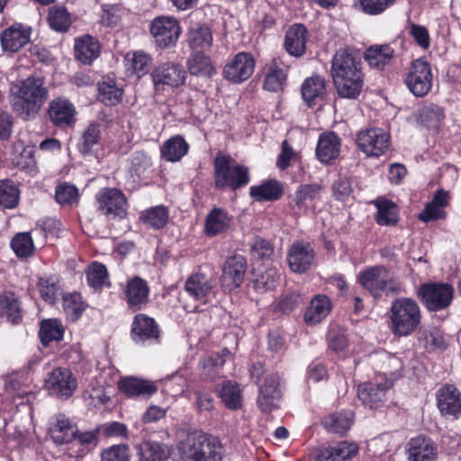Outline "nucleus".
<instances>
[{"instance_id": "6e6552de", "label": "nucleus", "mask_w": 461, "mask_h": 461, "mask_svg": "<svg viewBox=\"0 0 461 461\" xmlns=\"http://www.w3.org/2000/svg\"><path fill=\"white\" fill-rule=\"evenodd\" d=\"M149 32L156 44L166 49L176 44L181 34V27L176 18L160 15L151 21Z\"/></svg>"}, {"instance_id": "20e7f679", "label": "nucleus", "mask_w": 461, "mask_h": 461, "mask_svg": "<svg viewBox=\"0 0 461 461\" xmlns=\"http://www.w3.org/2000/svg\"><path fill=\"white\" fill-rule=\"evenodd\" d=\"M390 330L396 337H408L420 325L421 310L410 297L394 299L389 308Z\"/></svg>"}, {"instance_id": "f257e3e1", "label": "nucleus", "mask_w": 461, "mask_h": 461, "mask_svg": "<svg viewBox=\"0 0 461 461\" xmlns=\"http://www.w3.org/2000/svg\"><path fill=\"white\" fill-rule=\"evenodd\" d=\"M331 76L339 95L356 99L364 86L362 63L348 50H339L332 59Z\"/></svg>"}, {"instance_id": "72a5a7b5", "label": "nucleus", "mask_w": 461, "mask_h": 461, "mask_svg": "<svg viewBox=\"0 0 461 461\" xmlns=\"http://www.w3.org/2000/svg\"><path fill=\"white\" fill-rule=\"evenodd\" d=\"M231 222V217L221 208H213L205 217L204 233L212 237L226 231Z\"/></svg>"}, {"instance_id": "864d4df0", "label": "nucleus", "mask_w": 461, "mask_h": 461, "mask_svg": "<svg viewBox=\"0 0 461 461\" xmlns=\"http://www.w3.org/2000/svg\"><path fill=\"white\" fill-rule=\"evenodd\" d=\"M396 0H354V6L368 15H378L394 5Z\"/></svg>"}, {"instance_id": "a878e982", "label": "nucleus", "mask_w": 461, "mask_h": 461, "mask_svg": "<svg viewBox=\"0 0 461 461\" xmlns=\"http://www.w3.org/2000/svg\"><path fill=\"white\" fill-rule=\"evenodd\" d=\"M32 30L23 24H14L0 34L1 45L5 51L15 52L30 41Z\"/></svg>"}, {"instance_id": "7c9ffc66", "label": "nucleus", "mask_w": 461, "mask_h": 461, "mask_svg": "<svg viewBox=\"0 0 461 461\" xmlns=\"http://www.w3.org/2000/svg\"><path fill=\"white\" fill-rule=\"evenodd\" d=\"M136 453L140 461H167L171 455L167 444L151 439L138 444Z\"/></svg>"}, {"instance_id": "3c124183", "label": "nucleus", "mask_w": 461, "mask_h": 461, "mask_svg": "<svg viewBox=\"0 0 461 461\" xmlns=\"http://www.w3.org/2000/svg\"><path fill=\"white\" fill-rule=\"evenodd\" d=\"M100 138V124L96 122L90 123L82 133L78 143L79 151L84 155L90 154L94 147L98 145Z\"/></svg>"}, {"instance_id": "4be33fe9", "label": "nucleus", "mask_w": 461, "mask_h": 461, "mask_svg": "<svg viewBox=\"0 0 461 461\" xmlns=\"http://www.w3.org/2000/svg\"><path fill=\"white\" fill-rule=\"evenodd\" d=\"M119 389L129 398L149 399L158 392V385L154 381L125 377L119 382Z\"/></svg>"}, {"instance_id": "c03bdc74", "label": "nucleus", "mask_w": 461, "mask_h": 461, "mask_svg": "<svg viewBox=\"0 0 461 461\" xmlns=\"http://www.w3.org/2000/svg\"><path fill=\"white\" fill-rule=\"evenodd\" d=\"M123 89L116 82L108 78L98 84V99L106 106H114L122 100Z\"/></svg>"}, {"instance_id": "ddd939ff", "label": "nucleus", "mask_w": 461, "mask_h": 461, "mask_svg": "<svg viewBox=\"0 0 461 461\" xmlns=\"http://www.w3.org/2000/svg\"><path fill=\"white\" fill-rule=\"evenodd\" d=\"M314 259L315 251L308 242L296 240L287 250L286 260L294 273H306L312 267Z\"/></svg>"}, {"instance_id": "0eeeda50", "label": "nucleus", "mask_w": 461, "mask_h": 461, "mask_svg": "<svg viewBox=\"0 0 461 461\" xmlns=\"http://www.w3.org/2000/svg\"><path fill=\"white\" fill-rule=\"evenodd\" d=\"M150 77L155 93L162 94L183 86L186 79V71L178 62L165 61L153 68Z\"/></svg>"}, {"instance_id": "58836bf2", "label": "nucleus", "mask_w": 461, "mask_h": 461, "mask_svg": "<svg viewBox=\"0 0 461 461\" xmlns=\"http://www.w3.org/2000/svg\"><path fill=\"white\" fill-rule=\"evenodd\" d=\"M250 196L257 202L276 201L283 194V187L276 180H267L249 188Z\"/></svg>"}, {"instance_id": "9d476101", "label": "nucleus", "mask_w": 461, "mask_h": 461, "mask_svg": "<svg viewBox=\"0 0 461 461\" xmlns=\"http://www.w3.org/2000/svg\"><path fill=\"white\" fill-rule=\"evenodd\" d=\"M97 211L111 218L122 219L127 214V200L117 188H103L95 194Z\"/></svg>"}, {"instance_id": "09e8293b", "label": "nucleus", "mask_w": 461, "mask_h": 461, "mask_svg": "<svg viewBox=\"0 0 461 461\" xmlns=\"http://www.w3.org/2000/svg\"><path fill=\"white\" fill-rule=\"evenodd\" d=\"M125 62L128 70L140 77L149 72L151 58L143 51H135L126 55Z\"/></svg>"}, {"instance_id": "393cba45", "label": "nucleus", "mask_w": 461, "mask_h": 461, "mask_svg": "<svg viewBox=\"0 0 461 461\" xmlns=\"http://www.w3.org/2000/svg\"><path fill=\"white\" fill-rule=\"evenodd\" d=\"M158 336L159 330L153 318L143 313H139L134 317L131 324V337L136 343L158 341Z\"/></svg>"}, {"instance_id": "4c0bfd02", "label": "nucleus", "mask_w": 461, "mask_h": 461, "mask_svg": "<svg viewBox=\"0 0 461 461\" xmlns=\"http://www.w3.org/2000/svg\"><path fill=\"white\" fill-rule=\"evenodd\" d=\"M330 312V302L325 295H316L304 313V321L308 325H314L325 319Z\"/></svg>"}, {"instance_id": "b1692460", "label": "nucleus", "mask_w": 461, "mask_h": 461, "mask_svg": "<svg viewBox=\"0 0 461 461\" xmlns=\"http://www.w3.org/2000/svg\"><path fill=\"white\" fill-rule=\"evenodd\" d=\"M308 31L302 23H294L285 32L284 48L294 58H301L306 51Z\"/></svg>"}, {"instance_id": "c756f323", "label": "nucleus", "mask_w": 461, "mask_h": 461, "mask_svg": "<svg viewBox=\"0 0 461 461\" xmlns=\"http://www.w3.org/2000/svg\"><path fill=\"white\" fill-rule=\"evenodd\" d=\"M323 187L319 184L300 185L294 193V203L299 211L307 212L314 209L321 200Z\"/></svg>"}, {"instance_id": "4d7b16f0", "label": "nucleus", "mask_w": 461, "mask_h": 461, "mask_svg": "<svg viewBox=\"0 0 461 461\" xmlns=\"http://www.w3.org/2000/svg\"><path fill=\"white\" fill-rule=\"evenodd\" d=\"M11 247L15 255L19 258L31 256L34 250V244L30 232L16 234L11 241Z\"/></svg>"}, {"instance_id": "5701e85b", "label": "nucleus", "mask_w": 461, "mask_h": 461, "mask_svg": "<svg viewBox=\"0 0 461 461\" xmlns=\"http://www.w3.org/2000/svg\"><path fill=\"white\" fill-rule=\"evenodd\" d=\"M49 435L56 445L72 442L76 438L77 426L65 414H56L50 423Z\"/></svg>"}, {"instance_id": "4468645a", "label": "nucleus", "mask_w": 461, "mask_h": 461, "mask_svg": "<svg viewBox=\"0 0 461 461\" xmlns=\"http://www.w3.org/2000/svg\"><path fill=\"white\" fill-rule=\"evenodd\" d=\"M437 407L442 417L457 420L461 416V393L453 384H444L436 393Z\"/></svg>"}, {"instance_id": "cd10ccee", "label": "nucleus", "mask_w": 461, "mask_h": 461, "mask_svg": "<svg viewBox=\"0 0 461 461\" xmlns=\"http://www.w3.org/2000/svg\"><path fill=\"white\" fill-rule=\"evenodd\" d=\"M408 461H435L437 447L433 441L425 437L418 436L407 444Z\"/></svg>"}, {"instance_id": "bf43d9fd", "label": "nucleus", "mask_w": 461, "mask_h": 461, "mask_svg": "<svg viewBox=\"0 0 461 461\" xmlns=\"http://www.w3.org/2000/svg\"><path fill=\"white\" fill-rule=\"evenodd\" d=\"M19 190L11 181H0V205L14 208L18 204Z\"/></svg>"}, {"instance_id": "1a4fd4ad", "label": "nucleus", "mask_w": 461, "mask_h": 461, "mask_svg": "<svg viewBox=\"0 0 461 461\" xmlns=\"http://www.w3.org/2000/svg\"><path fill=\"white\" fill-rule=\"evenodd\" d=\"M433 75L429 63L424 59L412 61L405 77L408 89L417 97L426 95L432 86Z\"/></svg>"}, {"instance_id": "79ce46f5", "label": "nucleus", "mask_w": 461, "mask_h": 461, "mask_svg": "<svg viewBox=\"0 0 461 461\" xmlns=\"http://www.w3.org/2000/svg\"><path fill=\"white\" fill-rule=\"evenodd\" d=\"M325 80L321 76H313L306 78L301 87L302 96L304 102L312 106L314 102L321 98L326 90Z\"/></svg>"}, {"instance_id": "423d86ee", "label": "nucleus", "mask_w": 461, "mask_h": 461, "mask_svg": "<svg viewBox=\"0 0 461 461\" xmlns=\"http://www.w3.org/2000/svg\"><path fill=\"white\" fill-rule=\"evenodd\" d=\"M417 296L429 312H439L447 309L454 299V287L442 282H428L422 284Z\"/></svg>"}, {"instance_id": "39448f33", "label": "nucleus", "mask_w": 461, "mask_h": 461, "mask_svg": "<svg viewBox=\"0 0 461 461\" xmlns=\"http://www.w3.org/2000/svg\"><path fill=\"white\" fill-rule=\"evenodd\" d=\"M214 181L217 188L236 190L249 182V169L230 156L217 155L214 158Z\"/></svg>"}, {"instance_id": "c85d7f7f", "label": "nucleus", "mask_w": 461, "mask_h": 461, "mask_svg": "<svg viewBox=\"0 0 461 461\" xmlns=\"http://www.w3.org/2000/svg\"><path fill=\"white\" fill-rule=\"evenodd\" d=\"M340 149V138L333 131H327L319 137L316 156L321 163L329 164L339 156Z\"/></svg>"}, {"instance_id": "a19ab883", "label": "nucleus", "mask_w": 461, "mask_h": 461, "mask_svg": "<svg viewBox=\"0 0 461 461\" xmlns=\"http://www.w3.org/2000/svg\"><path fill=\"white\" fill-rule=\"evenodd\" d=\"M188 149L189 145L185 139L176 135L166 140L160 151L164 159L169 162H176L187 154Z\"/></svg>"}, {"instance_id": "6e6d98bb", "label": "nucleus", "mask_w": 461, "mask_h": 461, "mask_svg": "<svg viewBox=\"0 0 461 461\" xmlns=\"http://www.w3.org/2000/svg\"><path fill=\"white\" fill-rule=\"evenodd\" d=\"M79 199L78 189L76 185L63 183L56 187L55 200L61 205L73 206Z\"/></svg>"}, {"instance_id": "dca6fc26", "label": "nucleus", "mask_w": 461, "mask_h": 461, "mask_svg": "<svg viewBox=\"0 0 461 461\" xmlns=\"http://www.w3.org/2000/svg\"><path fill=\"white\" fill-rule=\"evenodd\" d=\"M122 294L128 308L137 312L148 304L149 287L146 280L140 276H133L127 280Z\"/></svg>"}, {"instance_id": "774afa93", "label": "nucleus", "mask_w": 461, "mask_h": 461, "mask_svg": "<svg viewBox=\"0 0 461 461\" xmlns=\"http://www.w3.org/2000/svg\"><path fill=\"white\" fill-rule=\"evenodd\" d=\"M445 217L446 212L444 209L431 201L426 204L423 211L419 214V219L424 222L443 219Z\"/></svg>"}, {"instance_id": "6ab92c4d", "label": "nucleus", "mask_w": 461, "mask_h": 461, "mask_svg": "<svg viewBox=\"0 0 461 461\" xmlns=\"http://www.w3.org/2000/svg\"><path fill=\"white\" fill-rule=\"evenodd\" d=\"M247 269V262L243 256L234 255L229 258L222 267L221 282L223 287L229 290L239 287L243 280Z\"/></svg>"}, {"instance_id": "13d9d810", "label": "nucleus", "mask_w": 461, "mask_h": 461, "mask_svg": "<svg viewBox=\"0 0 461 461\" xmlns=\"http://www.w3.org/2000/svg\"><path fill=\"white\" fill-rule=\"evenodd\" d=\"M279 274L276 268H268L253 282L255 290L263 294L274 290L278 285Z\"/></svg>"}, {"instance_id": "8fccbe9b", "label": "nucleus", "mask_w": 461, "mask_h": 461, "mask_svg": "<svg viewBox=\"0 0 461 461\" xmlns=\"http://www.w3.org/2000/svg\"><path fill=\"white\" fill-rule=\"evenodd\" d=\"M40 338L44 345L50 341H59L64 335V328L58 319H47L41 322Z\"/></svg>"}, {"instance_id": "9b49d317", "label": "nucleus", "mask_w": 461, "mask_h": 461, "mask_svg": "<svg viewBox=\"0 0 461 461\" xmlns=\"http://www.w3.org/2000/svg\"><path fill=\"white\" fill-rule=\"evenodd\" d=\"M357 143L366 156L378 158L388 149L390 136L381 128L366 129L358 132Z\"/></svg>"}, {"instance_id": "de8ad7c7", "label": "nucleus", "mask_w": 461, "mask_h": 461, "mask_svg": "<svg viewBox=\"0 0 461 461\" xmlns=\"http://www.w3.org/2000/svg\"><path fill=\"white\" fill-rule=\"evenodd\" d=\"M47 21L50 27L59 32H67L71 25L70 14L60 5H53L49 9Z\"/></svg>"}, {"instance_id": "aec40b11", "label": "nucleus", "mask_w": 461, "mask_h": 461, "mask_svg": "<svg viewBox=\"0 0 461 461\" xmlns=\"http://www.w3.org/2000/svg\"><path fill=\"white\" fill-rule=\"evenodd\" d=\"M393 382L386 379L384 383H366L358 386V398L370 409L381 407L386 400V393Z\"/></svg>"}, {"instance_id": "69168bd1", "label": "nucleus", "mask_w": 461, "mask_h": 461, "mask_svg": "<svg viewBox=\"0 0 461 461\" xmlns=\"http://www.w3.org/2000/svg\"><path fill=\"white\" fill-rule=\"evenodd\" d=\"M336 461H345L348 458L357 455L358 447L356 443L342 441L332 446Z\"/></svg>"}, {"instance_id": "ea45409f", "label": "nucleus", "mask_w": 461, "mask_h": 461, "mask_svg": "<svg viewBox=\"0 0 461 461\" xmlns=\"http://www.w3.org/2000/svg\"><path fill=\"white\" fill-rule=\"evenodd\" d=\"M374 204L377 210L375 220L381 226H393L398 222V207L397 205L385 198H377L374 201Z\"/></svg>"}, {"instance_id": "a211bd4d", "label": "nucleus", "mask_w": 461, "mask_h": 461, "mask_svg": "<svg viewBox=\"0 0 461 461\" xmlns=\"http://www.w3.org/2000/svg\"><path fill=\"white\" fill-rule=\"evenodd\" d=\"M213 286L212 277L198 270L186 278L184 290L193 300L205 303Z\"/></svg>"}, {"instance_id": "680f3d73", "label": "nucleus", "mask_w": 461, "mask_h": 461, "mask_svg": "<svg viewBox=\"0 0 461 461\" xmlns=\"http://www.w3.org/2000/svg\"><path fill=\"white\" fill-rule=\"evenodd\" d=\"M329 348L334 352H343L348 347V339L345 330L339 327L331 328L327 336Z\"/></svg>"}, {"instance_id": "c9c22d12", "label": "nucleus", "mask_w": 461, "mask_h": 461, "mask_svg": "<svg viewBox=\"0 0 461 461\" xmlns=\"http://www.w3.org/2000/svg\"><path fill=\"white\" fill-rule=\"evenodd\" d=\"M186 66L191 75L199 77H212L216 74L211 58L203 51L193 52L186 61Z\"/></svg>"}, {"instance_id": "f704fd0d", "label": "nucleus", "mask_w": 461, "mask_h": 461, "mask_svg": "<svg viewBox=\"0 0 461 461\" xmlns=\"http://www.w3.org/2000/svg\"><path fill=\"white\" fill-rule=\"evenodd\" d=\"M395 56V50L390 44L372 45L365 51V60L371 68H383Z\"/></svg>"}, {"instance_id": "49530a36", "label": "nucleus", "mask_w": 461, "mask_h": 461, "mask_svg": "<svg viewBox=\"0 0 461 461\" xmlns=\"http://www.w3.org/2000/svg\"><path fill=\"white\" fill-rule=\"evenodd\" d=\"M354 414L351 411L334 413L323 420L324 427L337 434L346 433L353 423Z\"/></svg>"}, {"instance_id": "603ef678", "label": "nucleus", "mask_w": 461, "mask_h": 461, "mask_svg": "<svg viewBox=\"0 0 461 461\" xmlns=\"http://www.w3.org/2000/svg\"><path fill=\"white\" fill-rule=\"evenodd\" d=\"M140 219L148 226L153 229H160L164 227L168 221V211L165 206H155L142 212Z\"/></svg>"}, {"instance_id": "473e14b6", "label": "nucleus", "mask_w": 461, "mask_h": 461, "mask_svg": "<svg viewBox=\"0 0 461 461\" xmlns=\"http://www.w3.org/2000/svg\"><path fill=\"white\" fill-rule=\"evenodd\" d=\"M75 57L83 64L90 65L100 55V44L90 35H85L75 41Z\"/></svg>"}, {"instance_id": "f03ea898", "label": "nucleus", "mask_w": 461, "mask_h": 461, "mask_svg": "<svg viewBox=\"0 0 461 461\" xmlns=\"http://www.w3.org/2000/svg\"><path fill=\"white\" fill-rule=\"evenodd\" d=\"M179 461H222L224 449L217 437L193 431L176 445Z\"/></svg>"}, {"instance_id": "e433bc0d", "label": "nucleus", "mask_w": 461, "mask_h": 461, "mask_svg": "<svg viewBox=\"0 0 461 461\" xmlns=\"http://www.w3.org/2000/svg\"><path fill=\"white\" fill-rule=\"evenodd\" d=\"M283 64L280 58L273 59L267 68L265 76L264 88L270 92H278L284 88L285 85L287 74L281 68Z\"/></svg>"}, {"instance_id": "f8f14e48", "label": "nucleus", "mask_w": 461, "mask_h": 461, "mask_svg": "<svg viewBox=\"0 0 461 461\" xmlns=\"http://www.w3.org/2000/svg\"><path fill=\"white\" fill-rule=\"evenodd\" d=\"M46 387L50 394L60 399H68L76 391L77 381L70 370L58 367L50 373Z\"/></svg>"}, {"instance_id": "37998d69", "label": "nucleus", "mask_w": 461, "mask_h": 461, "mask_svg": "<svg viewBox=\"0 0 461 461\" xmlns=\"http://www.w3.org/2000/svg\"><path fill=\"white\" fill-rule=\"evenodd\" d=\"M224 405L232 411L240 409L242 406V395L240 385L233 381H224L218 392Z\"/></svg>"}, {"instance_id": "7ed1b4c3", "label": "nucleus", "mask_w": 461, "mask_h": 461, "mask_svg": "<svg viewBox=\"0 0 461 461\" xmlns=\"http://www.w3.org/2000/svg\"><path fill=\"white\" fill-rule=\"evenodd\" d=\"M48 97V90L40 78L27 77L13 87L14 111L23 120L34 117Z\"/></svg>"}, {"instance_id": "5fc2aeb1", "label": "nucleus", "mask_w": 461, "mask_h": 461, "mask_svg": "<svg viewBox=\"0 0 461 461\" xmlns=\"http://www.w3.org/2000/svg\"><path fill=\"white\" fill-rule=\"evenodd\" d=\"M88 285L94 289H101L108 284V272L104 265L95 262L88 267L86 271Z\"/></svg>"}, {"instance_id": "338daca9", "label": "nucleus", "mask_w": 461, "mask_h": 461, "mask_svg": "<svg viewBox=\"0 0 461 461\" xmlns=\"http://www.w3.org/2000/svg\"><path fill=\"white\" fill-rule=\"evenodd\" d=\"M63 306L65 312L75 318H77L84 311L83 303L78 294L65 296Z\"/></svg>"}, {"instance_id": "bb28decb", "label": "nucleus", "mask_w": 461, "mask_h": 461, "mask_svg": "<svg viewBox=\"0 0 461 461\" xmlns=\"http://www.w3.org/2000/svg\"><path fill=\"white\" fill-rule=\"evenodd\" d=\"M48 113L53 124L67 127L74 123L76 109L69 100L59 97L50 103Z\"/></svg>"}, {"instance_id": "412c9836", "label": "nucleus", "mask_w": 461, "mask_h": 461, "mask_svg": "<svg viewBox=\"0 0 461 461\" xmlns=\"http://www.w3.org/2000/svg\"><path fill=\"white\" fill-rule=\"evenodd\" d=\"M388 271L383 266H374L361 271L358 275L360 284L375 297H380L388 286Z\"/></svg>"}, {"instance_id": "0e129e2a", "label": "nucleus", "mask_w": 461, "mask_h": 461, "mask_svg": "<svg viewBox=\"0 0 461 461\" xmlns=\"http://www.w3.org/2000/svg\"><path fill=\"white\" fill-rule=\"evenodd\" d=\"M38 287L41 297L49 303L55 302L59 285L58 282L53 277H41L39 279Z\"/></svg>"}, {"instance_id": "2eb2a0df", "label": "nucleus", "mask_w": 461, "mask_h": 461, "mask_svg": "<svg viewBox=\"0 0 461 461\" xmlns=\"http://www.w3.org/2000/svg\"><path fill=\"white\" fill-rule=\"evenodd\" d=\"M255 69V59L249 52H239L224 67V77L232 83L249 79Z\"/></svg>"}, {"instance_id": "052dcab7", "label": "nucleus", "mask_w": 461, "mask_h": 461, "mask_svg": "<svg viewBox=\"0 0 461 461\" xmlns=\"http://www.w3.org/2000/svg\"><path fill=\"white\" fill-rule=\"evenodd\" d=\"M444 119L443 109L437 104L424 106L420 112V121L428 128H435Z\"/></svg>"}, {"instance_id": "a18cd8bd", "label": "nucleus", "mask_w": 461, "mask_h": 461, "mask_svg": "<svg viewBox=\"0 0 461 461\" xmlns=\"http://www.w3.org/2000/svg\"><path fill=\"white\" fill-rule=\"evenodd\" d=\"M188 46L194 51L208 50L212 43V35L207 26L192 28L188 32Z\"/></svg>"}, {"instance_id": "f3484780", "label": "nucleus", "mask_w": 461, "mask_h": 461, "mask_svg": "<svg viewBox=\"0 0 461 461\" xmlns=\"http://www.w3.org/2000/svg\"><path fill=\"white\" fill-rule=\"evenodd\" d=\"M280 401L279 377L275 374L267 375L259 387L258 406L263 412L268 413L279 408Z\"/></svg>"}, {"instance_id": "e2e57ef3", "label": "nucleus", "mask_w": 461, "mask_h": 461, "mask_svg": "<svg viewBox=\"0 0 461 461\" xmlns=\"http://www.w3.org/2000/svg\"><path fill=\"white\" fill-rule=\"evenodd\" d=\"M101 461H130V448L126 444L108 447L101 453Z\"/></svg>"}, {"instance_id": "2f4dec72", "label": "nucleus", "mask_w": 461, "mask_h": 461, "mask_svg": "<svg viewBox=\"0 0 461 461\" xmlns=\"http://www.w3.org/2000/svg\"><path fill=\"white\" fill-rule=\"evenodd\" d=\"M0 317L12 324H18L23 319L19 297L13 292L0 295Z\"/></svg>"}]
</instances>
